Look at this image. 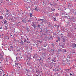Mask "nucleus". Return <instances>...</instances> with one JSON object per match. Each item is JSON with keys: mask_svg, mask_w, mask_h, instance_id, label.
Instances as JSON below:
<instances>
[{"mask_svg": "<svg viewBox=\"0 0 76 76\" xmlns=\"http://www.w3.org/2000/svg\"><path fill=\"white\" fill-rule=\"evenodd\" d=\"M70 63H69L68 64V66H70Z\"/></svg>", "mask_w": 76, "mask_h": 76, "instance_id": "f704fd0d", "label": "nucleus"}, {"mask_svg": "<svg viewBox=\"0 0 76 76\" xmlns=\"http://www.w3.org/2000/svg\"><path fill=\"white\" fill-rule=\"evenodd\" d=\"M14 18L15 19H16V18L15 17Z\"/></svg>", "mask_w": 76, "mask_h": 76, "instance_id": "4d7b16f0", "label": "nucleus"}, {"mask_svg": "<svg viewBox=\"0 0 76 76\" xmlns=\"http://www.w3.org/2000/svg\"><path fill=\"white\" fill-rule=\"evenodd\" d=\"M27 3H29V2H27Z\"/></svg>", "mask_w": 76, "mask_h": 76, "instance_id": "e2e57ef3", "label": "nucleus"}, {"mask_svg": "<svg viewBox=\"0 0 76 76\" xmlns=\"http://www.w3.org/2000/svg\"><path fill=\"white\" fill-rule=\"evenodd\" d=\"M16 59H17V57H16Z\"/></svg>", "mask_w": 76, "mask_h": 76, "instance_id": "0e129e2a", "label": "nucleus"}, {"mask_svg": "<svg viewBox=\"0 0 76 76\" xmlns=\"http://www.w3.org/2000/svg\"><path fill=\"white\" fill-rule=\"evenodd\" d=\"M33 58H35V57L33 56Z\"/></svg>", "mask_w": 76, "mask_h": 76, "instance_id": "864d4df0", "label": "nucleus"}, {"mask_svg": "<svg viewBox=\"0 0 76 76\" xmlns=\"http://www.w3.org/2000/svg\"><path fill=\"white\" fill-rule=\"evenodd\" d=\"M1 28H2V27L1 26L0 28V29H1Z\"/></svg>", "mask_w": 76, "mask_h": 76, "instance_id": "c03bdc74", "label": "nucleus"}, {"mask_svg": "<svg viewBox=\"0 0 76 76\" xmlns=\"http://www.w3.org/2000/svg\"><path fill=\"white\" fill-rule=\"evenodd\" d=\"M52 45H53V48H54V43L52 44Z\"/></svg>", "mask_w": 76, "mask_h": 76, "instance_id": "c9c22d12", "label": "nucleus"}, {"mask_svg": "<svg viewBox=\"0 0 76 76\" xmlns=\"http://www.w3.org/2000/svg\"><path fill=\"white\" fill-rule=\"evenodd\" d=\"M2 59L3 60H4V58H3V55L1 54V53L0 54V59Z\"/></svg>", "mask_w": 76, "mask_h": 76, "instance_id": "20e7f679", "label": "nucleus"}, {"mask_svg": "<svg viewBox=\"0 0 76 76\" xmlns=\"http://www.w3.org/2000/svg\"><path fill=\"white\" fill-rule=\"evenodd\" d=\"M35 10L36 11H38L39 10V9L37 7H36V8L35 9Z\"/></svg>", "mask_w": 76, "mask_h": 76, "instance_id": "f3484780", "label": "nucleus"}, {"mask_svg": "<svg viewBox=\"0 0 76 76\" xmlns=\"http://www.w3.org/2000/svg\"><path fill=\"white\" fill-rule=\"evenodd\" d=\"M51 50L52 51V52L53 53H54V50H53V49H51Z\"/></svg>", "mask_w": 76, "mask_h": 76, "instance_id": "c756f323", "label": "nucleus"}, {"mask_svg": "<svg viewBox=\"0 0 76 76\" xmlns=\"http://www.w3.org/2000/svg\"><path fill=\"white\" fill-rule=\"evenodd\" d=\"M58 40L60 41V38L59 37H58Z\"/></svg>", "mask_w": 76, "mask_h": 76, "instance_id": "473e14b6", "label": "nucleus"}, {"mask_svg": "<svg viewBox=\"0 0 76 76\" xmlns=\"http://www.w3.org/2000/svg\"><path fill=\"white\" fill-rule=\"evenodd\" d=\"M5 27L6 29H7V26H5Z\"/></svg>", "mask_w": 76, "mask_h": 76, "instance_id": "ea45409f", "label": "nucleus"}, {"mask_svg": "<svg viewBox=\"0 0 76 76\" xmlns=\"http://www.w3.org/2000/svg\"><path fill=\"white\" fill-rule=\"evenodd\" d=\"M63 51L64 52V53H66V49H63Z\"/></svg>", "mask_w": 76, "mask_h": 76, "instance_id": "a878e982", "label": "nucleus"}, {"mask_svg": "<svg viewBox=\"0 0 76 76\" xmlns=\"http://www.w3.org/2000/svg\"><path fill=\"white\" fill-rule=\"evenodd\" d=\"M12 50H13V46H11L9 47V48H8V50H9V51H11Z\"/></svg>", "mask_w": 76, "mask_h": 76, "instance_id": "39448f33", "label": "nucleus"}, {"mask_svg": "<svg viewBox=\"0 0 76 76\" xmlns=\"http://www.w3.org/2000/svg\"><path fill=\"white\" fill-rule=\"evenodd\" d=\"M69 17V18H68ZM68 17H67V18L68 19H70V16H68Z\"/></svg>", "mask_w": 76, "mask_h": 76, "instance_id": "72a5a7b5", "label": "nucleus"}, {"mask_svg": "<svg viewBox=\"0 0 76 76\" xmlns=\"http://www.w3.org/2000/svg\"><path fill=\"white\" fill-rule=\"evenodd\" d=\"M4 75H5L4 73V75L3 76H4Z\"/></svg>", "mask_w": 76, "mask_h": 76, "instance_id": "5fc2aeb1", "label": "nucleus"}, {"mask_svg": "<svg viewBox=\"0 0 76 76\" xmlns=\"http://www.w3.org/2000/svg\"><path fill=\"white\" fill-rule=\"evenodd\" d=\"M56 42H60V40H58L56 41Z\"/></svg>", "mask_w": 76, "mask_h": 76, "instance_id": "c85d7f7f", "label": "nucleus"}, {"mask_svg": "<svg viewBox=\"0 0 76 76\" xmlns=\"http://www.w3.org/2000/svg\"><path fill=\"white\" fill-rule=\"evenodd\" d=\"M58 10H60V9H58Z\"/></svg>", "mask_w": 76, "mask_h": 76, "instance_id": "69168bd1", "label": "nucleus"}, {"mask_svg": "<svg viewBox=\"0 0 76 76\" xmlns=\"http://www.w3.org/2000/svg\"><path fill=\"white\" fill-rule=\"evenodd\" d=\"M2 48H3V46H1Z\"/></svg>", "mask_w": 76, "mask_h": 76, "instance_id": "49530a36", "label": "nucleus"}, {"mask_svg": "<svg viewBox=\"0 0 76 76\" xmlns=\"http://www.w3.org/2000/svg\"><path fill=\"white\" fill-rule=\"evenodd\" d=\"M62 70V69H61V68H60L58 70V71L59 72V73H60V71H61Z\"/></svg>", "mask_w": 76, "mask_h": 76, "instance_id": "4be33fe9", "label": "nucleus"}, {"mask_svg": "<svg viewBox=\"0 0 76 76\" xmlns=\"http://www.w3.org/2000/svg\"><path fill=\"white\" fill-rule=\"evenodd\" d=\"M61 35H63V34H61Z\"/></svg>", "mask_w": 76, "mask_h": 76, "instance_id": "6e6d98bb", "label": "nucleus"}, {"mask_svg": "<svg viewBox=\"0 0 76 76\" xmlns=\"http://www.w3.org/2000/svg\"><path fill=\"white\" fill-rule=\"evenodd\" d=\"M54 19H55V20H56V18H54Z\"/></svg>", "mask_w": 76, "mask_h": 76, "instance_id": "de8ad7c7", "label": "nucleus"}, {"mask_svg": "<svg viewBox=\"0 0 76 76\" xmlns=\"http://www.w3.org/2000/svg\"><path fill=\"white\" fill-rule=\"evenodd\" d=\"M22 22L23 23H26V20H22Z\"/></svg>", "mask_w": 76, "mask_h": 76, "instance_id": "dca6fc26", "label": "nucleus"}, {"mask_svg": "<svg viewBox=\"0 0 76 76\" xmlns=\"http://www.w3.org/2000/svg\"><path fill=\"white\" fill-rule=\"evenodd\" d=\"M63 70L62 69L61 71V73H63Z\"/></svg>", "mask_w": 76, "mask_h": 76, "instance_id": "2f4dec72", "label": "nucleus"}, {"mask_svg": "<svg viewBox=\"0 0 76 76\" xmlns=\"http://www.w3.org/2000/svg\"><path fill=\"white\" fill-rule=\"evenodd\" d=\"M72 74L71 73H70V75L72 76Z\"/></svg>", "mask_w": 76, "mask_h": 76, "instance_id": "37998d69", "label": "nucleus"}, {"mask_svg": "<svg viewBox=\"0 0 76 76\" xmlns=\"http://www.w3.org/2000/svg\"><path fill=\"white\" fill-rule=\"evenodd\" d=\"M18 64L17 65V66H18Z\"/></svg>", "mask_w": 76, "mask_h": 76, "instance_id": "052dcab7", "label": "nucleus"}, {"mask_svg": "<svg viewBox=\"0 0 76 76\" xmlns=\"http://www.w3.org/2000/svg\"><path fill=\"white\" fill-rule=\"evenodd\" d=\"M25 6L26 8H28V7L29 6V5L27 4H26L25 5Z\"/></svg>", "mask_w": 76, "mask_h": 76, "instance_id": "2eb2a0df", "label": "nucleus"}, {"mask_svg": "<svg viewBox=\"0 0 76 76\" xmlns=\"http://www.w3.org/2000/svg\"><path fill=\"white\" fill-rule=\"evenodd\" d=\"M43 19H40L39 20V21H40V22H43Z\"/></svg>", "mask_w": 76, "mask_h": 76, "instance_id": "412c9836", "label": "nucleus"}, {"mask_svg": "<svg viewBox=\"0 0 76 76\" xmlns=\"http://www.w3.org/2000/svg\"><path fill=\"white\" fill-rule=\"evenodd\" d=\"M71 46L73 48H76V44H75V43H72L71 45Z\"/></svg>", "mask_w": 76, "mask_h": 76, "instance_id": "f03ea898", "label": "nucleus"}, {"mask_svg": "<svg viewBox=\"0 0 76 76\" xmlns=\"http://www.w3.org/2000/svg\"><path fill=\"white\" fill-rule=\"evenodd\" d=\"M20 59L21 60L22 59V57H21L20 58Z\"/></svg>", "mask_w": 76, "mask_h": 76, "instance_id": "3c124183", "label": "nucleus"}, {"mask_svg": "<svg viewBox=\"0 0 76 76\" xmlns=\"http://www.w3.org/2000/svg\"><path fill=\"white\" fill-rule=\"evenodd\" d=\"M63 35L61 36V38H63Z\"/></svg>", "mask_w": 76, "mask_h": 76, "instance_id": "09e8293b", "label": "nucleus"}, {"mask_svg": "<svg viewBox=\"0 0 76 76\" xmlns=\"http://www.w3.org/2000/svg\"><path fill=\"white\" fill-rule=\"evenodd\" d=\"M48 31V30H47V31Z\"/></svg>", "mask_w": 76, "mask_h": 76, "instance_id": "680f3d73", "label": "nucleus"}, {"mask_svg": "<svg viewBox=\"0 0 76 76\" xmlns=\"http://www.w3.org/2000/svg\"><path fill=\"white\" fill-rule=\"evenodd\" d=\"M36 72H38V71H37V70H36Z\"/></svg>", "mask_w": 76, "mask_h": 76, "instance_id": "13d9d810", "label": "nucleus"}, {"mask_svg": "<svg viewBox=\"0 0 76 76\" xmlns=\"http://www.w3.org/2000/svg\"><path fill=\"white\" fill-rule=\"evenodd\" d=\"M72 53H74V51H73V52H72Z\"/></svg>", "mask_w": 76, "mask_h": 76, "instance_id": "bf43d9fd", "label": "nucleus"}, {"mask_svg": "<svg viewBox=\"0 0 76 76\" xmlns=\"http://www.w3.org/2000/svg\"><path fill=\"white\" fill-rule=\"evenodd\" d=\"M65 71V72H69V71L70 70V69H64Z\"/></svg>", "mask_w": 76, "mask_h": 76, "instance_id": "1a4fd4ad", "label": "nucleus"}, {"mask_svg": "<svg viewBox=\"0 0 76 76\" xmlns=\"http://www.w3.org/2000/svg\"><path fill=\"white\" fill-rule=\"evenodd\" d=\"M20 44L21 45H23V42L22 41L20 42Z\"/></svg>", "mask_w": 76, "mask_h": 76, "instance_id": "ddd939ff", "label": "nucleus"}, {"mask_svg": "<svg viewBox=\"0 0 76 76\" xmlns=\"http://www.w3.org/2000/svg\"><path fill=\"white\" fill-rule=\"evenodd\" d=\"M40 26H41V25H39L37 26V28H40Z\"/></svg>", "mask_w": 76, "mask_h": 76, "instance_id": "bb28decb", "label": "nucleus"}, {"mask_svg": "<svg viewBox=\"0 0 76 76\" xmlns=\"http://www.w3.org/2000/svg\"><path fill=\"white\" fill-rule=\"evenodd\" d=\"M5 12H6V14L5 15V17L6 18V17H7L6 16L9 15V11L7 9H6L5 10Z\"/></svg>", "mask_w": 76, "mask_h": 76, "instance_id": "7ed1b4c3", "label": "nucleus"}, {"mask_svg": "<svg viewBox=\"0 0 76 76\" xmlns=\"http://www.w3.org/2000/svg\"><path fill=\"white\" fill-rule=\"evenodd\" d=\"M60 26L59 25L58 26H57V29L58 30H59V26Z\"/></svg>", "mask_w": 76, "mask_h": 76, "instance_id": "393cba45", "label": "nucleus"}, {"mask_svg": "<svg viewBox=\"0 0 76 76\" xmlns=\"http://www.w3.org/2000/svg\"><path fill=\"white\" fill-rule=\"evenodd\" d=\"M1 61H2V60H1Z\"/></svg>", "mask_w": 76, "mask_h": 76, "instance_id": "774afa93", "label": "nucleus"}, {"mask_svg": "<svg viewBox=\"0 0 76 76\" xmlns=\"http://www.w3.org/2000/svg\"><path fill=\"white\" fill-rule=\"evenodd\" d=\"M75 15H76V12H75Z\"/></svg>", "mask_w": 76, "mask_h": 76, "instance_id": "8fccbe9b", "label": "nucleus"}, {"mask_svg": "<svg viewBox=\"0 0 76 76\" xmlns=\"http://www.w3.org/2000/svg\"><path fill=\"white\" fill-rule=\"evenodd\" d=\"M75 19L76 18H71V21H72V22H75Z\"/></svg>", "mask_w": 76, "mask_h": 76, "instance_id": "423d86ee", "label": "nucleus"}, {"mask_svg": "<svg viewBox=\"0 0 76 76\" xmlns=\"http://www.w3.org/2000/svg\"><path fill=\"white\" fill-rule=\"evenodd\" d=\"M52 62L53 61L54 62H56V58H54V59H52Z\"/></svg>", "mask_w": 76, "mask_h": 76, "instance_id": "6e6552de", "label": "nucleus"}, {"mask_svg": "<svg viewBox=\"0 0 76 76\" xmlns=\"http://www.w3.org/2000/svg\"><path fill=\"white\" fill-rule=\"evenodd\" d=\"M31 20H28V22H31Z\"/></svg>", "mask_w": 76, "mask_h": 76, "instance_id": "4c0bfd02", "label": "nucleus"}, {"mask_svg": "<svg viewBox=\"0 0 76 76\" xmlns=\"http://www.w3.org/2000/svg\"><path fill=\"white\" fill-rule=\"evenodd\" d=\"M53 35H55V36H56V33H53Z\"/></svg>", "mask_w": 76, "mask_h": 76, "instance_id": "58836bf2", "label": "nucleus"}, {"mask_svg": "<svg viewBox=\"0 0 76 76\" xmlns=\"http://www.w3.org/2000/svg\"><path fill=\"white\" fill-rule=\"evenodd\" d=\"M5 39H6V40H8L9 39V37L7 36H5Z\"/></svg>", "mask_w": 76, "mask_h": 76, "instance_id": "9b49d317", "label": "nucleus"}, {"mask_svg": "<svg viewBox=\"0 0 76 76\" xmlns=\"http://www.w3.org/2000/svg\"><path fill=\"white\" fill-rule=\"evenodd\" d=\"M55 27H56V26L55 25Z\"/></svg>", "mask_w": 76, "mask_h": 76, "instance_id": "338daca9", "label": "nucleus"}, {"mask_svg": "<svg viewBox=\"0 0 76 76\" xmlns=\"http://www.w3.org/2000/svg\"><path fill=\"white\" fill-rule=\"evenodd\" d=\"M7 58H8L6 57V58L4 60V61H8V60H7Z\"/></svg>", "mask_w": 76, "mask_h": 76, "instance_id": "9d476101", "label": "nucleus"}, {"mask_svg": "<svg viewBox=\"0 0 76 76\" xmlns=\"http://www.w3.org/2000/svg\"><path fill=\"white\" fill-rule=\"evenodd\" d=\"M53 71H54L55 70V69H53Z\"/></svg>", "mask_w": 76, "mask_h": 76, "instance_id": "a18cd8bd", "label": "nucleus"}, {"mask_svg": "<svg viewBox=\"0 0 76 76\" xmlns=\"http://www.w3.org/2000/svg\"><path fill=\"white\" fill-rule=\"evenodd\" d=\"M32 26H33V28H36V27L35 26V25H33Z\"/></svg>", "mask_w": 76, "mask_h": 76, "instance_id": "cd10ccee", "label": "nucleus"}, {"mask_svg": "<svg viewBox=\"0 0 76 76\" xmlns=\"http://www.w3.org/2000/svg\"><path fill=\"white\" fill-rule=\"evenodd\" d=\"M45 53H42V56L43 57H45Z\"/></svg>", "mask_w": 76, "mask_h": 76, "instance_id": "5701e85b", "label": "nucleus"}, {"mask_svg": "<svg viewBox=\"0 0 76 76\" xmlns=\"http://www.w3.org/2000/svg\"><path fill=\"white\" fill-rule=\"evenodd\" d=\"M26 37L24 39V42H27V41H26V39H27V40H28V37H27V36H26Z\"/></svg>", "mask_w": 76, "mask_h": 76, "instance_id": "0eeeda50", "label": "nucleus"}, {"mask_svg": "<svg viewBox=\"0 0 76 76\" xmlns=\"http://www.w3.org/2000/svg\"><path fill=\"white\" fill-rule=\"evenodd\" d=\"M58 76H60V75H58Z\"/></svg>", "mask_w": 76, "mask_h": 76, "instance_id": "603ef678", "label": "nucleus"}, {"mask_svg": "<svg viewBox=\"0 0 76 76\" xmlns=\"http://www.w3.org/2000/svg\"><path fill=\"white\" fill-rule=\"evenodd\" d=\"M48 45L47 44H45L43 45V46H44V47H45Z\"/></svg>", "mask_w": 76, "mask_h": 76, "instance_id": "6ab92c4d", "label": "nucleus"}, {"mask_svg": "<svg viewBox=\"0 0 76 76\" xmlns=\"http://www.w3.org/2000/svg\"><path fill=\"white\" fill-rule=\"evenodd\" d=\"M42 60V58H40V59L39 60V61H40V60Z\"/></svg>", "mask_w": 76, "mask_h": 76, "instance_id": "a19ab883", "label": "nucleus"}, {"mask_svg": "<svg viewBox=\"0 0 76 76\" xmlns=\"http://www.w3.org/2000/svg\"><path fill=\"white\" fill-rule=\"evenodd\" d=\"M39 43H41L42 42L40 41L39 40Z\"/></svg>", "mask_w": 76, "mask_h": 76, "instance_id": "e433bc0d", "label": "nucleus"}, {"mask_svg": "<svg viewBox=\"0 0 76 76\" xmlns=\"http://www.w3.org/2000/svg\"><path fill=\"white\" fill-rule=\"evenodd\" d=\"M3 69V68L2 67V65H0V70H2Z\"/></svg>", "mask_w": 76, "mask_h": 76, "instance_id": "a211bd4d", "label": "nucleus"}, {"mask_svg": "<svg viewBox=\"0 0 76 76\" xmlns=\"http://www.w3.org/2000/svg\"><path fill=\"white\" fill-rule=\"evenodd\" d=\"M4 24H6L7 22V21L5 20H4Z\"/></svg>", "mask_w": 76, "mask_h": 76, "instance_id": "f8f14e48", "label": "nucleus"}, {"mask_svg": "<svg viewBox=\"0 0 76 76\" xmlns=\"http://www.w3.org/2000/svg\"><path fill=\"white\" fill-rule=\"evenodd\" d=\"M27 43H30V42H28V41H27Z\"/></svg>", "mask_w": 76, "mask_h": 76, "instance_id": "79ce46f5", "label": "nucleus"}, {"mask_svg": "<svg viewBox=\"0 0 76 76\" xmlns=\"http://www.w3.org/2000/svg\"><path fill=\"white\" fill-rule=\"evenodd\" d=\"M51 10H52V11H54L55 10V9H52V8H51Z\"/></svg>", "mask_w": 76, "mask_h": 76, "instance_id": "7c9ffc66", "label": "nucleus"}, {"mask_svg": "<svg viewBox=\"0 0 76 76\" xmlns=\"http://www.w3.org/2000/svg\"><path fill=\"white\" fill-rule=\"evenodd\" d=\"M3 76V72L1 71H0V76Z\"/></svg>", "mask_w": 76, "mask_h": 76, "instance_id": "4468645a", "label": "nucleus"}, {"mask_svg": "<svg viewBox=\"0 0 76 76\" xmlns=\"http://www.w3.org/2000/svg\"><path fill=\"white\" fill-rule=\"evenodd\" d=\"M32 14L31 13H30V17H32Z\"/></svg>", "mask_w": 76, "mask_h": 76, "instance_id": "aec40b11", "label": "nucleus"}, {"mask_svg": "<svg viewBox=\"0 0 76 76\" xmlns=\"http://www.w3.org/2000/svg\"><path fill=\"white\" fill-rule=\"evenodd\" d=\"M3 17L2 16H0V19H3Z\"/></svg>", "mask_w": 76, "mask_h": 76, "instance_id": "b1692460", "label": "nucleus"}, {"mask_svg": "<svg viewBox=\"0 0 76 76\" xmlns=\"http://www.w3.org/2000/svg\"><path fill=\"white\" fill-rule=\"evenodd\" d=\"M58 66H59V65H58V64H56L55 65H54V67L55 68L56 71H58V69H56V68H58Z\"/></svg>", "mask_w": 76, "mask_h": 76, "instance_id": "f257e3e1", "label": "nucleus"}]
</instances>
